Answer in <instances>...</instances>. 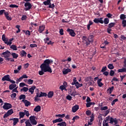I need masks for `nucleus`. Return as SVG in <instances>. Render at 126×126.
<instances>
[{
  "instance_id": "nucleus-1",
  "label": "nucleus",
  "mask_w": 126,
  "mask_h": 126,
  "mask_svg": "<svg viewBox=\"0 0 126 126\" xmlns=\"http://www.w3.org/2000/svg\"><path fill=\"white\" fill-rule=\"evenodd\" d=\"M53 62L52 60L46 59L44 61V63L41 64L40 67L41 70L39 71L38 74L39 75L42 76L44 75V72L52 73V70L49 64L53 63Z\"/></svg>"
},
{
  "instance_id": "nucleus-2",
  "label": "nucleus",
  "mask_w": 126,
  "mask_h": 126,
  "mask_svg": "<svg viewBox=\"0 0 126 126\" xmlns=\"http://www.w3.org/2000/svg\"><path fill=\"white\" fill-rule=\"evenodd\" d=\"M72 86L75 85L76 89H78L80 87L83 86V84H80L77 80L76 77H74L73 79V82L71 83Z\"/></svg>"
},
{
  "instance_id": "nucleus-3",
  "label": "nucleus",
  "mask_w": 126,
  "mask_h": 126,
  "mask_svg": "<svg viewBox=\"0 0 126 126\" xmlns=\"http://www.w3.org/2000/svg\"><path fill=\"white\" fill-rule=\"evenodd\" d=\"M36 117L34 116H31L29 118V120L32 126H35L37 124V122L35 120Z\"/></svg>"
},
{
  "instance_id": "nucleus-4",
  "label": "nucleus",
  "mask_w": 126,
  "mask_h": 126,
  "mask_svg": "<svg viewBox=\"0 0 126 126\" xmlns=\"http://www.w3.org/2000/svg\"><path fill=\"white\" fill-rule=\"evenodd\" d=\"M11 53L8 50H6L5 52H3L0 54L1 57H4V58H9L11 55Z\"/></svg>"
},
{
  "instance_id": "nucleus-5",
  "label": "nucleus",
  "mask_w": 126,
  "mask_h": 126,
  "mask_svg": "<svg viewBox=\"0 0 126 126\" xmlns=\"http://www.w3.org/2000/svg\"><path fill=\"white\" fill-rule=\"evenodd\" d=\"M14 113V111L12 109H9L8 110V111L4 114L3 116V118L5 119L7 118L8 117L11 116L12 114Z\"/></svg>"
},
{
  "instance_id": "nucleus-6",
  "label": "nucleus",
  "mask_w": 126,
  "mask_h": 126,
  "mask_svg": "<svg viewBox=\"0 0 126 126\" xmlns=\"http://www.w3.org/2000/svg\"><path fill=\"white\" fill-rule=\"evenodd\" d=\"M12 106L11 104L7 103V102H5L4 103V105L3 106L2 108L4 110H7L8 109H10L12 108Z\"/></svg>"
},
{
  "instance_id": "nucleus-7",
  "label": "nucleus",
  "mask_w": 126,
  "mask_h": 126,
  "mask_svg": "<svg viewBox=\"0 0 126 126\" xmlns=\"http://www.w3.org/2000/svg\"><path fill=\"white\" fill-rule=\"evenodd\" d=\"M25 5V10L26 11L29 10L32 7V5L31 3L29 2H26L24 4Z\"/></svg>"
},
{
  "instance_id": "nucleus-8",
  "label": "nucleus",
  "mask_w": 126,
  "mask_h": 126,
  "mask_svg": "<svg viewBox=\"0 0 126 126\" xmlns=\"http://www.w3.org/2000/svg\"><path fill=\"white\" fill-rule=\"evenodd\" d=\"M94 22L96 24L100 23L101 24H103V18H95L94 20Z\"/></svg>"
},
{
  "instance_id": "nucleus-9",
  "label": "nucleus",
  "mask_w": 126,
  "mask_h": 126,
  "mask_svg": "<svg viewBox=\"0 0 126 126\" xmlns=\"http://www.w3.org/2000/svg\"><path fill=\"white\" fill-rule=\"evenodd\" d=\"M67 32H68V33H69V34L70 35V36H71L72 37H75V36H76V33L74 32V30H72V29H68L66 30Z\"/></svg>"
},
{
  "instance_id": "nucleus-10",
  "label": "nucleus",
  "mask_w": 126,
  "mask_h": 126,
  "mask_svg": "<svg viewBox=\"0 0 126 126\" xmlns=\"http://www.w3.org/2000/svg\"><path fill=\"white\" fill-rule=\"evenodd\" d=\"M114 123V125H117L118 121V120L116 119V118L114 119L112 117H111L110 118V122L109 123L111 124V125H113V123Z\"/></svg>"
},
{
  "instance_id": "nucleus-11",
  "label": "nucleus",
  "mask_w": 126,
  "mask_h": 126,
  "mask_svg": "<svg viewBox=\"0 0 126 126\" xmlns=\"http://www.w3.org/2000/svg\"><path fill=\"white\" fill-rule=\"evenodd\" d=\"M1 80L2 81H6L9 82V81H10V76H9V75H6L2 77Z\"/></svg>"
},
{
  "instance_id": "nucleus-12",
  "label": "nucleus",
  "mask_w": 126,
  "mask_h": 126,
  "mask_svg": "<svg viewBox=\"0 0 126 126\" xmlns=\"http://www.w3.org/2000/svg\"><path fill=\"white\" fill-rule=\"evenodd\" d=\"M63 120L62 118H59L58 119H56L55 120L53 121V124H56L57 123H61L62 122H63Z\"/></svg>"
},
{
  "instance_id": "nucleus-13",
  "label": "nucleus",
  "mask_w": 126,
  "mask_h": 126,
  "mask_svg": "<svg viewBox=\"0 0 126 126\" xmlns=\"http://www.w3.org/2000/svg\"><path fill=\"white\" fill-rule=\"evenodd\" d=\"M2 40L4 42V44H7V45H8V38L5 37L4 34H3L2 35Z\"/></svg>"
},
{
  "instance_id": "nucleus-14",
  "label": "nucleus",
  "mask_w": 126,
  "mask_h": 126,
  "mask_svg": "<svg viewBox=\"0 0 126 126\" xmlns=\"http://www.w3.org/2000/svg\"><path fill=\"white\" fill-rule=\"evenodd\" d=\"M4 16L6 18V19L8 20V21H11V20H12V17L9 16V13L7 12H6V13H4Z\"/></svg>"
},
{
  "instance_id": "nucleus-15",
  "label": "nucleus",
  "mask_w": 126,
  "mask_h": 126,
  "mask_svg": "<svg viewBox=\"0 0 126 126\" xmlns=\"http://www.w3.org/2000/svg\"><path fill=\"white\" fill-rule=\"evenodd\" d=\"M36 89L35 86H32L29 89V92L31 93V94H33L34 93V90Z\"/></svg>"
},
{
  "instance_id": "nucleus-16",
  "label": "nucleus",
  "mask_w": 126,
  "mask_h": 126,
  "mask_svg": "<svg viewBox=\"0 0 126 126\" xmlns=\"http://www.w3.org/2000/svg\"><path fill=\"white\" fill-rule=\"evenodd\" d=\"M71 71V69L70 68H64L63 70V75H66L69 72H70Z\"/></svg>"
},
{
  "instance_id": "nucleus-17",
  "label": "nucleus",
  "mask_w": 126,
  "mask_h": 126,
  "mask_svg": "<svg viewBox=\"0 0 126 126\" xmlns=\"http://www.w3.org/2000/svg\"><path fill=\"white\" fill-rule=\"evenodd\" d=\"M102 81V78H100L97 81V83L98 84V86L100 88L102 87L104 85L103 83H102L101 82Z\"/></svg>"
},
{
  "instance_id": "nucleus-18",
  "label": "nucleus",
  "mask_w": 126,
  "mask_h": 126,
  "mask_svg": "<svg viewBox=\"0 0 126 126\" xmlns=\"http://www.w3.org/2000/svg\"><path fill=\"white\" fill-rule=\"evenodd\" d=\"M22 102H24L25 104V106L26 107H28L29 106H30L31 103L30 101H28L26 99H23Z\"/></svg>"
},
{
  "instance_id": "nucleus-19",
  "label": "nucleus",
  "mask_w": 126,
  "mask_h": 126,
  "mask_svg": "<svg viewBox=\"0 0 126 126\" xmlns=\"http://www.w3.org/2000/svg\"><path fill=\"white\" fill-rule=\"evenodd\" d=\"M79 109V105H75L73 107H72V112L73 113H75L76 112V111Z\"/></svg>"
},
{
  "instance_id": "nucleus-20",
  "label": "nucleus",
  "mask_w": 126,
  "mask_h": 126,
  "mask_svg": "<svg viewBox=\"0 0 126 126\" xmlns=\"http://www.w3.org/2000/svg\"><path fill=\"white\" fill-rule=\"evenodd\" d=\"M94 38V35L92 34L89 36V37L88 38V41H90V42H91V43H93Z\"/></svg>"
},
{
  "instance_id": "nucleus-21",
  "label": "nucleus",
  "mask_w": 126,
  "mask_h": 126,
  "mask_svg": "<svg viewBox=\"0 0 126 126\" xmlns=\"http://www.w3.org/2000/svg\"><path fill=\"white\" fill-rule=\"evenodd\" d=\"M54 95V92L53 91H50L48 92L47 96L49 98H51Z\"/></svg>"
},
{
  "instance_id": "nucleus-22",
  "label": "nucleus",
  "mask_w": 126,
  "mask_h": 126,
  "mask_svg": "<svg viewBox=\"0 0 126 126\" xmlns=\"http://www.w3.org/2000/svg\"><path fill=\"white\" fill-rule=\"evenodd\" d=\"M34 111L36 112H40L41 110V107L40 105H37L34 109Z\"/></svg>"
},
{
  "instance_id": "nucleus-23",
  "label": "nucleus",
  "mask_w": 126,
  "mask_h": 126,
  "mask_svg": "<svg viewBox=\"0 0 126 126\" xmlns=\"http://www.w3.org/2000/svg\"><path fill=\"white\" fill-rule=\"evenodd\" d=\"M44 29H45L44 26H40L38 29V32H39V33H42V32L44 31Z\"/></svg>"
},
{
  "instance_id": "nucleus-24",
  "label": "nucleus",
  "mask_w": 126,
  "mask_h": 126,
  "mask_svg": "<svg viewBox=\"0 0 126 126\" xmlns=\"http://www.w3.org/2000/svg\"><path fill=\"white\" fill-rule=\"evenodd\" d=\"M119 73H126V67H123L121 69H119L118 70Z\"/></svg>"
},
{
  "instance_id": "nucleus-25",
  "label": "nucleus",
  "mask_w": 126,
  "mask_h": 126,
  "mask_svg": "<svg viewBox=\"0 0 126 126\" xmlns=\"http://www.w3.org/2000/svg\"><path fill=\"white\" fill-rule=\"evenodd\" d=\"M26 55H27V53L24 50H22L21 52H20V56L22 58L26 57Z\"/></svg>"
},
{
  "instance_id": "nucleus-26",
  "label": "nucleus",
  "mask_w": 126,
  "mask_h": 126,
  "mask_svg": "<svg viewBox=\"0 0 126 126\" xmlns=\"http://www.w3.org/2000/svg\"><path fill=\"white\" fill-rule=\"evenodd\" d=\"M16 87V84H11L9 86V89L10 90H12L13 89H14V88H15Z\"/></svg>"
},
{
  "instance_id": "nucleus-27",
  "label": "nucleus",
  "mask_w": 126,
  "mask_h": 126,
  "mask_svg": "<svg viewBox=\"0 0 126 126\" xmlns=\"http://www.w3.org/2000/svg\"><path fill=\"white\" fill-rule=\"evenodd\" d=\"M13 126H15L18 122H19V119L17 118H13Z\"/></svg>"
},
{
  "instance_id": "nucleus-28",
  "label": "nucleus",
  "mask_w": 126,
  "mask_h": 126,
  "mask_svg": "<svg viewBox=\"0 0 126 126\" xmlns=\"http://www.w3.org/2000/svg\"><path fill=\"white\" fill-rule=\"evenodd\" d=\"M58 126H67V124L65 122H62L61 123H58L57 124Z\"/></svg>"
},
{
  "instance_id": "nucleus-29",
  "label": "nucleus",
  "mask_w": 126,
  "mask_h": 126,
  "mask_svg": "<svg viewBox=\"0 0 126 126\" xmlns=\"http://www.w3.org/2000/svg\"><path fill=\"white\" fill-rule=\"evenodd\" d=\"M95 105V103L94 102H87L86 104V107L87 108H89L91 107V106L92 105Z\"/></svg>"
},
{
  "instance_id": "nucleus-30",
  "label": "nucleus",
  "mask_w": 126,
  "mask_h": 126,
  "mask_svg": "<svg viewBox=\"0 0 126 126\" xmlns=\"http://www.w3.org/2000/svg\"><path fill=\"white\" fill-rule=\"evenodd\" d=\"M26 126H32V125L30 122L29 119L27 120L25 122Z\"/></svg>"
},
{
  "instance_id": "nucleus-31",
  "label": "nucleus",
  "mask_w": 126,
  "mask_h": 126,
  "mask_svg": "<svg viewBox=\"0 0 126 126\" xmlns=\"http://www.w3.org/2000/svg\"><path fill=\"white\" fill-rule=\"evenodd\" d=\"M10 48L11 49L13 50V51H17V46L15 45H14V44L10 46Z\"/></svg>"
},
{
  "instance_id": "nucleus-32",
  "label": "nucleus",
  "mask_w": 126,
  "mask_h": 126,
  "mask_svg": "<svg viewBox=\"0 0 126 126\" xmlns=\"http://www.w3.org/2000/svg\"><path fill=\"white\" fill-rule=\"evenodd\" d=\"M11 56L13 57V58L14 59H17L18 57V55L15 53H12Z\"/></svg>"
},
{
  "instance_id": "nucleus-33",
  "label": "nucleus",
  "mask_w": 126,
  "mask_h": 126,
  "mask_svg": "<svg viewBox=\"0 0 126 126\" xmlns=\"http://www.w3.org/2000/svg\"><path fill=\"white\" fill-rule=\"evenodd\" d=\"M114 86H112V87H110L108 89V92H109V93L110 94H112V93L114 91Z\"/></svg>"
},
{
  "instance_id": "nucleus-34",
  "label": "nucleus",
  "mask_w": 126,
  "mask_h": 126,
  "mask_svg": "<svg viewBox=\"0 0 126 126\" xmlns=\"http://www.w3.org/2000/svg\"><path fill=\"white\" fill-rule=\"evenodd\" d=\"M65 115L64 114H57L56 115V117L57 118H63L65 117Z\"/></svg>"
},
{
  "instance_id": "nucleus-35",
  "label": "nucleus",
  "mask_w": 126,
  "mask_h": 126,
  "mask_svg": "<svg viewBox=\"0 0 126 126\" xmlns=\"http://www.w3.org/2000/svg\"><path fill=\"white\" fill-rule=\"evenodd\" d=\"M107 67L110 70H112L114 69V66L112 63H109Z\"/></svg>"
},
{
  "instance_id": "nucleus-36",
  "label": "nucleus",
  "mask_w": 126,
  "mask_h": 126,
  "mask_svg": "<svg viewBox=\"0 0 126 126\" xmlns=\"http://www.w3.org/2000/svg\"><path fill=\"white\" fill-rule=\"evenodd\" d=\"M51 0H47V1H45L43 2V3L45 5H50V3H51Z\"/></svg>"
},
{
  "instance_id": "nucleus-37",
  "label": "nucleus",
  "mask_w": 126,
  "mask_h": 126,
  "mask_svg": "<svg viewBox=\"0 0 126 126\" xmlns=\"http://www.w3.org/2000/svg\"><path fill=\"white\" fill-rule=\"evenodd\" d=\"M116 23H111L109 24L108 27V28H113V27H114Z\"/></svg>"
},
{
  "instance_id": "nucleus-38",
  "label": "nucleus",
  "mask_w": 126,
  "mask_h": 126,
  "mask_svg": "<svg viewBox=\"0 0 126 126\" xmlns=\"http://www.w3.org/2000/svg\"><path fill=\"white\" fill-rule=\"evenodd\" d=\"M46 96H47V94L46 93H43L42 92H40V94H39V97H41L43 96L46 97Z\"/></svg>"
},
{
  "instance_id": "nucleus-39",
  "label": "nucleus",
  "mask_w": 126,
  "mask_h": 126,
  "mask_svg": "<svg viewBox=\"0 0 126 126\" xmlns=\"http://www.w3.org/2000/svg\"><path fill=\"white\" fill-rule=\"evenodd\" d=\"M28 91H29V89L28 87H24L21 89V92H27Z\"/></svg>"
},
{
  "instance_id": "nucleus-40",
  "label": "nucleus",
  "mask_w": 126,
  "mask_h": 126,
  "mask_svg": "<svg viewBox=\"0 0 126 126\" xmlns=\"http://www.w3.org/2000/svg\"><path fill=\"white\" fill-rule=\"evenodd\" d=\"M103 23L105 25L108 24L109 23V19L108 18H106L104 19V20L103 21Z\"/></svg>"
},
{
  "instance_id": "nucleus-41",
  "label": "nucleus",
  "mask_w": 126,
  "mask_h": 126,
  "mask_svg": "<svg viewBox=\"0 0 126 126\" xmlns=\"http://www.w3.org/2000/svg\"><path fill=\"white\" fill-rule=\"evenodd\" d=\"M24 116H25L24 112H19V117H20V119L23 118Z\"/></svg>"
},
{
  "instance_id": "nucleus-42",
  "label": "nucleus",
  "mask_w": 126,
  "mask_h": 126,
  "mask_svg": "<svg viewBox=\"0 0 126 126\" xmlns=\"http://www.w3.org/2000/svg\"><path fill=\"white\" fill-rule=\"evenodd\" d=\"M19 99L20 100H25L26 99V95L25 94H21L19 97Z\"/></svg>"
},
{
  "instance_id": "nucleus-43",
  "label": "nucleus",
  "mask_w": 126,
  "mask_h": 126,
  "mask_svg": "<svg viewBox=\"0 0 126 126\" xmlns=\"http://www.w3.org/2000/svg\"><path fill=\"white\" fill-rule=\"evenodd\" d=\"M19 86H20V88H23L24 86L28 87V85H26L25 83L21 82V83H20Z\"/></svg>"
},
{
  "instance_id": "nucleus-44",
  "label": "nucleus",
  "mask_w": 126,
  "mask_h": 126,
  "mask_svg": "<svg viewBox=\"0 0 126 126\" xmlns=\"http://www.w3.org/2000/svg\"><path fill=\"white\" fill-rule=\"evenodd\" d=\"M33 83V80L31 79H28V80L27 81V84L28 85H32Z\"/></svg>"
},
{
  "instance_id": "nucleus-45",
  "label": "nucleus",
  "mask_w": 126,
  "mask_h": 126,
  "mask_svg": "<svg viewBox=\"0 0 126 126\" xmlns=\"http://www.w3.org/2000/svg\"><path fill=\"white\" fill-rule=\"evenodd\" d=\"M126 18V16L125 14H122L120 15V19H122V20H125Z\"/></svg>"
},
{
  "instance_id": "nucleus-46",
  "label": "nucleus",
  "mask_w": 126,
  "mask_h": 126,
  "mask_svg": "<svg viewBox=\"0 0 126 126\" xmlns=\"http://www.w3.org/2000/svg\"><path fill=\"white\" fill-rule=\"evenodd\" d=\"M24 113L25 114V115H26L27 117H29V116H30V113H29V111L24 110Z\"/></svg>"
},
{
  "instance_id": "nucleus-47",
  "label": "nucleus",
  "mask_w": 126,
  "mask_h": 126,
  "mask_svg": "<svg viewBox=\"0 0 126 126\" xmlns=\"http://www.w3.org/2000/svg\"><path fill=\"white\" fill-rule=\"evenodd\" d=\"M14 40V38H12L9 39V41H8V44L7 45H9L10 46V45H11V44H12V41Z\"/></svg>"
},
{
  "instance_id": "nucleus-48",
  "label": "nucleus",
  "mask_w": 126,
  "mask_h": 126,
  "mask_svg": "<svg viewBox=\"0 0 126 126\" xmlns=\"http://www.w3.org/2000/svg\"><path fill=\"white\" fill-rule=\"evenodd\" d=\"M92 80V77L91 76H88L86 77L85 79V82H89L90 81Z\"/></svg>"
},
{
  "instance_id": "nucleus-49",
  "label": "nucleus",
  "mask_w": 126,
  "mask_h": 126,
  "mask_svg": "<svg viewBox=\"0 0 126 126\" xmlns=\"http://www.w3.org/2000/svg\"><path fill=\"white\" fill-rule=\"evenodd\" d=\"M5 13H6L5 10L2 9L0 10V15H2L4 13V15H5Z\"/></svg>"
},
{
  "instance_id": "nucleus-50",
  "label": "nucleus",
  "mask_w": 126,
  "mask_h": 126,
  "mask_svg": "<svg viewBox=\"0 0 126 126\" xmlns=\"http://www.w3.org/2000/svg\"><path fill=\"white\" fill-rule=\"evenodd\" d=\"M119 101L118 98L115 99L112 102V105L113 106L115 105V103L118 102Z\"/></svg>"
},
{
  "instance_id": "nucleus-51",
  "label": "nucleus",
  "mask_w": 126,
  "mask_h": 126,
  "mask_svg": "<svg viewBox=\"0 0 126 126\" xmlns=\"http://www.w3.org/2000/svg\"><path fill=\"white\" fill-rule=\"evenodd\" d=\"M79 118L80 117L78 116H76L72 118V121H73L74 122H75V120H79Z\"/></svg>"
},
{
  "instance_id": "nucleus-52",
  "label": "nucleus",
  "mask_w": 126,
  "mask_h": 126,
  "mask_svg": "<svg viewBox=\"0 0 126 126\" xmlns=\"http://www.w3.org/2000/svg\"><path fill=\"white\" fill-rule=\"evenodd\" d=\"M108 108L107 106H104V107H101V111H105L108 110Z\"/></svg>"
},
{
  "instance_id": "nucleus-53",
  "label": "nucleus",
  "mask_w": 126,
  "mask_h": 126,
  "mask_svg": "<svg viewBox=\"0 0 126 126\" xmlns=\"http://www.w3.org/2000/svg\"><path fill=\"white\" fill-rule=\"evenodd\" d=\"M30 47L32 48H35V47H37V45L36 44H31L30 45Z\"/></svg>"
},
{
  "instance_id": "nucleus-54",
  "label": "nucleus",
  "mask_w": 126,
  "mask_h": 126,
  "mask_svg": "<svg viewBox=\"0 0 126 126\" xmlns=\"http://www.w3.org/2000/svg\"><path fill=\"white\" fill-rule=\"evenodd\" d=\"M18 87L15 88L14 89L12 90V91L11 92V93H18V91H17Z\"/></svg>"
},
{
  "instance_id": "nucleus-55",
  "label": "nucleus",
  "mask_w": 126,
  "mask_h": 126,
  "mask_svg": "<svg viewBox=\"0 0 126 126\" xmlns=\"http://www.w3.org/2000/svg\"><path fill=\"white\" fill-rule=\"evenodd\" d=\"M24 33H25L26 35H28V36H30L31 35V32H30V31H24Z\"/></svg>"
},
{
  "instance_id": "nucleus-56",
  "label": "nucleus",
  "mask_w": 126,
  "mask_h": 126,
  "mask_svg": "<svg viewBox=\"0 0 126 126\" xmlns=\"http://www.w3.org/2000/svg\"><path fill=\"white\" fill-rule=\"evenodd\" d=\"M103 126H108V123H107L106 120H104L103 122Z\"/></svg>"
},
{
  "instance_id": "nucleus-57",
  "label": "nucleus",
  "mask_w": 126,
  "mask_h": 126,
  "mask_svg": "<svg viewBox=\"0 0 126 126\" xmlns=\"http://www.w3.org/2000/svg\"><path fill=\"white\" fill-rule=\"evenodd\" d=\"M27 17L26 15H23L22 17L21 18V20H22V21L26 20L27 19Z\"/></svg>"
},
{
  "instance_id": "nucleus-58",
  "label": "nucleus",
  "mask_w": 126,
  "mask_h": 126,
  "mask_svg": "<svg viewBox=\"0 0 126 126\" xmlns=\"http://www.w3.org/2000/svg\"><path fill=\"white\" fill-rule=\"evenodd\" d=\"M122 25L123 27H126V20H123L122 22Z\"/></svg>"
},
{
  "instance_id": "nucleus-59",
  "label": "nucleus",
  "mask_w": 126,
  "mask_h": 126,
  "mask_svg": "<svg viewBox=\"0 0 126 126\" xmlns=\"http://www.w3.org/2000/svg\"><path fill=\"white\" fill-rule=\"evenodd\" d=\"M9 7L11 8H18V6L15 4H10Z\"/></svg>"
},
{
  "instance_id": "nucleus-60",
  "label": "nucleus",
  "mask_w": 126,
  "mask_h": 126,
  "mask_svg": "<svg viewBox=\"0 0 126 126\" xmlns=\"http://www.w3.org/2000/svg\"><path fill=\"white\" fill-rule=\"evenodd\" d=\"M115 74V71L113 70H110V75L112 77H113L114 76Z\"/></svg>"
},
{
  "instance_id": "nucleus-61",
  "label": "nucleus",
  "mask_w": 126,
  "mask_h": 126,
  "mask_svg": "<svg viewBox=\"0 0 126 126\" xmlns=\"http://www.w3.org/2000/svg\"><path fill=\"white\" fill-rule=\"evenodd\" d=\"M107 70V66H103L101 69V72H104Z\"/></svg>"
},
{
  "instance_id": "nucleus-62",
  "label": "nucleus",
  "mask_w": 126,
  "mask_h": 126,
  "mask_svg": "<svg viewBox=\"0 0 126 126\" xmlns=\"http://www.w3.org/2000/svg\"><path fill=\"white\" fill-rule=\"evenodd\" d=\"M66 99L69 101H71L72 100V97L70 95H68L66 96Z\"/></svg>"
},
{
  "instance_id": "nucleus-63",
  "label": "nucleus",
  "mask_w": 126,
  "mask_h": 126,
  "mask_svg": "<svg viewBox=\"0 0 126 126\" xmlns=\"http://www.w3.org/2000/svg\"><path fill=\"white\" fill-rule=\"evenodd\" d=\"M55 5H54V3H53L52 4H51V3H50V5H49L48 7L49 8H51L52 9H54L55 7Z\"/></svg>"
},
{
  "instance_id": "nucleus-64",
  "label": "nucleus",
  "mask_w": 126,
  "mask_h": 126,
  "mask_svg": "<svg viewBox=\"0 0 126 126\" xmlns=\"http://www.w3.org/2000/svg\"><path fill=\"white\" fill-rule=\"evenodd\" d=\"M86 114L88 116H91V110H87V111H86Z\"/></svg>"
}]
</instances>
